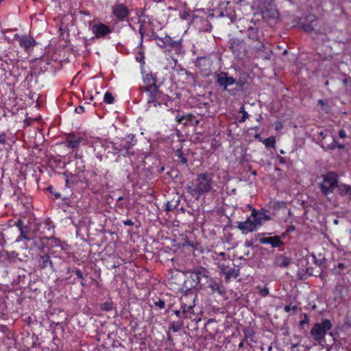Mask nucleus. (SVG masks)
<instances>
[{
	"instance_id": "5fc2aeb1",
	"label": "nucleus",
	"mask_w": 351,
	"mask_h": 351,
	"mask_svg": "<svg viewBox=\"0 0 351 351\" xmlns=\"http://www.w3.org/2000/svg\"><path fill=\"white\" fill-rule=\"evenodd\" d=\"M182 311L181 308L179 310H175L173 311L174 314L180 319H184V315L182 314Z\"/></svg>"
},
{
	"instance_id": "f03ea898",
	"label": "nucleus",
	"mask_w": 351,
	"mask_h": 351,
	"mask_svg": "<svg viewBox=\"0 0 351 351\" xmlns=\"http://www.w3.org/2000/svg\"><path fill=\"white\" fill-rule=\"evenodd\" d=\"M215 185L213 174L207 171L197 174L196 178L186 186V191L192 197L199 200L211 193Z\"/></svg>"
},
{
	"instance_id": "680f3d73",
	"label": "nucleus",
	"mask_w": 351,
	"mask_h": 351,
	"mask_svg": "<svg viewBox=\"0 0 351 351\" xmlns=\"http://www.w3.org/2000/svg\"><path fill=\"white\" fill-rule=\"evenodd\" d=\"M123 223L124 226H132L134 225V222L130 219L123 221Z\"/></svg>"
},
{
	"instance_id": "58836bf2",
	"label": "nucleus",
	"mask_w": 351,
	"mask_h": 351,
	"mask_svg": "<svg viewBox=\"0 0 351 351\" xmlns=\"http://www.w3.org/2000/svg\"><path fill=\"white\" fill-rule=\"evenodd\" d=\"M23 224H24V222L21 219H19L15 223L16 226L19 229V230L21 232V237L23 238L27 239V237L25 234V232L23 231Z\"/></svg>"
},
{
	"instance_id": "052dcab7",
	"label": "nucleus",
	"mask_w": 351,
	"mask_h": 351,
	"mask_svg": "<svg viewBox=\"0 0 351 351\" xmlns=\"http://www.w3.org/2000/svg\"><path fill=\"white\" fill-rule=\"evenodd\" d=\"M295 226H293V225H291V226H288V227L287 228L286 231H287V233L290 234V233H291L292 232L295 231Z\"/></svg>"
},
{
	"instance_id": "9b49d317",
	"label": "nucleus",
	"mask_w": 351,
	"mask_h": 351,
	"mask_svg": "<svg viewBox=\"0 0 351 351\" xmlns=\"http://www.w3.org/2000/svg\"><path fill=\"white\" fill-rule=\"evenodd\" d=\"M19 254L15 251L8 252L3 249L0 250V267L8 268L19 259Z\"/></svg>"
},
{
	"instance_id": "864d4df0",
	"label": "nucleus",
	"mask_w": 351,
	"mask_h": 351,
	"mask_svg": "<svg viewBox=\"0 0 351 351\" xmlns=\"http://www.w3.org/2000/svg\"><path fill=\"white\" fill-rule=\"evenodd\" d=\"M73 271L75 272L78 278H80V280L84 279L83 273L79 268H76L75 270H73Z\"/></svg>"
},
{
	"instance_id": "1a4fd4ad",
	"label": "nucleus",
	"mask_w": 351,
	"mask_h": 351,
	"mask_svg": "<svg viewBox=\"0 0 351 351\" xmlns=\"http://www.w3.org/2000/svg\"><path fill=\"white\" fill-rule=\"evenodd\" d=\"M53 253L50 251L45 252L44 247L40 248V253L35 257L36 267L38 270H44L49 267L52 271L55 270L53 263L51 259Z\"/></svg>"
},
{
	"instance_id": "e2e57ef3",
	"label": "nucleus",
	"mask_w": 351,
	"mask_h": 351,
	"mask_svg": "<svg viewBox=\"0 0 351 351\" xmlns=\"http://www.w3.org/2000/svg\"><path fill=\"white\" fill-rule=\"evenodd\" d=\"M339 136L341 138H345L346 137V132L344 130H340L339 131Z\"/></svg>"
},
{
	"instance_id": "6e6552de",
	"label": "nucleus",
	"mask_w": 351,
	"mask_h": 351,
	"mask_svg": "<svg viewBox=\"0 0 351 351\" xmlns=\"http://www.w3.org/2000/svg\"><path fill=\"white\" fill-rule=\"evenodd\" d=\"M215 83L221 90L228 92L230 95H234L232 89L228 87L236 83V80L232 76H229L225 71L214 73Z\"/></svg>"
},
{
	"instance_id": "49530a36",
	"label": "nucleus",
	"mask_w": 351,
	"mask_h": 351,
	"mask_svg": "<svg viewBox=\"0 0 351 351\" xmlns=\"http://www.w3.org/2000/svg\"><path fill=\"white\" fill-rule=\"evenodd\" d=\"M144 59H145V56L143 55V52H139L138 53V55L136 56V60L142 64H145V61H144Z\"/></svg>"
},
{
	"instance_id": "7c9ffc66",
	"label": "nucleus",
	"mask_w": 351,
	"mask_h": 351,
	"mask_svg": "<svg viewBox=\"0 0 351 351\" xmlns=\"http://www.w3.org/2000/svg\"><path fill=\"white\" fill-rule=\"evenodd\" d=\"M175 156L177 158L176 161L182 165H186L188 163L187 158L184 156L182 149H178L175 152Z\"/></svg>"
},
{
	"instance_id": "ea45409f",
	"label": "nucleus",
	"mask_w": 351,
	"mask_h": 351,
	"mask_svg": "<svg viewBox=\"0 0 351 351\" xmlns=\"http://www.w3.org/2000/svg\"><path fill=\"white\" fill-rule=\"evenodd\" d=\"M100 308L104 311H110L113 309V304L111 301H106L101 304Z\"/></svg>"
},
{
	"instance_id": "4c0bfd02",
	"label": "nucleus",
	"mask_w": 351,
	"mask_h": 351,
	"mask_svg": "<svg viewBox=\"0 0 351 351\" xmlns=\"http://www.w3.org/2000/svg\"><path fill=\"white\" fill-rule=\"evenodd\" d=\"M104 101L108 104H112L114 101V97L110 92H106L104 96Z\"/></svg>"
},
{
	"instance_id": "f704fd0d",
	"label": "nucleus",
	"mask_w": 351,
	"mask_h": 351,
	"mask_svg": "<svg viewBox=\"0 0 351 351\" xmlns=\"http://www.w3.org/2000/svg\"><path fill=\"white\" fill-rule=\"evenodd\" d=\"M182 322H173L169 326V330H172L174 332H177L182 329Z\"/></svg>"
},
{
	"instance_id": "37998d69",
	"label": "nucleus",
	"mask_w": 351,
	"mask_h": 351,
	"mask_svg": "<svg viewBox=\"0 0 351 351\" xmlns=\"http://www.w3.org/2000/svg\"><path fill=\"white\" fill-rule=\"evenodd\" d=\"M154 304L160 310L163 309L165 306V302L164 300L162 299H158L157 301H154Z\"/></svg>"
},
{
	"instance_id": "6e6d98bb",
	"label": "nucleus",
	"mask_w": 351,
	"mask_h": 351,
	"mask_svg": "<svg viewBox=\"0 0 351 351\" xmlns=\"http://www.w3.org/2000/svg\"><path fill=\"white\" fill-rule=\"evenodd\" d=\"M345 322L347 325L351 326V311L348 312Z\"/></svg>"
},
{
	"instance_id": "cd10ccee",
	"label": "nucleus",
	"mask_w": 351,
	"mask_h": 351,
	"mask_svg": "<svg viewBox=\"0 0 351 351\" xmlns=\"http://www.w3.org/2000/svg\"><path fill=\"white\" fill-rule=\"evenodd\" d=\"M63 175L66 177L65 180V187L68 189H71L74 186H77L76 180L75 176V173H72L71 172H64Z\"/></svg>"
},
{
	"instance_id": "4468645a",
	"label": "nucleus",
	"mask_w": 351,
	"mask_h": 351,
	"mask_svg": "<svg viewBox=\"0 0 351 351\" xmlns=\"http://www.w3.org/2000/svg\"><path fill=\"white\" fill-rule=\"evenodd\" d=\"M231 1H217V7L213 9V15L218 17L227 16L232 19L234 11L230 8Z\"/></svg>"
},
{
	"instance_id": "c03bdc74",
	"label": "nucleus",
	"mask_w": 351,
	"mask_h": 351,
	"mask_svg": "<svg viewBox=\"0 0 351 351\" xmlns=\"http://www.w3.org/2000/svg\"><path fill=\"white\" fill-rule=\"evenodd\" d=\"M290 264V259L287 256H282V261L280 263V267H287Z\"/></svg>"
},
{
	"instance_id": "412c9836",
	"label": "nucleus",
	"mask_w": 351,
	"mask_h": 351,
	"mask_svg": "<svg viewBox=\"0 0 351 351\" xmlns=\"http://www.w3.org/2000/svg\"><path fill=\"white\" fill-rule=\"evenodd\" d=\"M317 17L314 13H309L303 21L300 20L299 25L305 32H310L314 29V23Z\"/></svg>"
},
{
	"instance_id": "473e14b6",
	"label": "nucleus",
	"mask_w": 351,
	"mask_h": 351,
	"mask_svg": "<svg viewBox=\"0 0 351 351\" xmlns=\"http://www.w3.org/2000/svg\"><path fill=\"white\" fill-rule=\"evenodd\" d=\"M318 104L321 106V108L325 113H330L331 111V107L328 103L327 100L319 99Z\"/></svg>"
},
{
	"instance_id": "c756f323",
	"label": "nucleus",
	"mask_w": 351,
	"mask_h": 351,
	"mask_svg": "<svg viewBox=\"0 0 351 351\" xmlns=\"http://www.w3.org/2000/svg\"><path fill=\"white\" fill-rule=\"evenodd\" d=\"M208 287L213 292L216 291L220 295H223L226 293L223 286L216 281L211 282Z\"/></svg>"
},
{
	"instance_id": "e433bc0d",
	"label": "nucleus",
	"mask_w": 351,
	"mask_h": 351,
	"mask_svg": "<svg viewBox=\"0 0 351 351\" xmlns=\"http://www.w3.org/2000/svg\"><path fill=\"white\" fill-rule=\"evenodd\" d=\"M241 44V42L237 39L234 38L232 40L230 44V49L233 53H235V51L237 50V47Z\"/></svg>"
},
{
	"instance_id": "f257e3e1",
	"label": "nucleus",
	"mask_w": 351,
	"mask_h": 351,
	"mask_svg": "<svg viewBox=\"0 0 351 351\" xmlns=\"http://www.w3.org/2000/svg\"><path fill=\"white\" fill-rule=\"evenodd\" d=\"M142 80L143 84L140 86L139 90L145 93L148 106L157 108L167 105L169 96L160 89L162 83L159 82L156 73L143 71Z\"/></svg>"
},
{
	"instance_id": "a18cd8bd",
	"label": "nucleus",
	"mask_w": 351,
	"mask_h": 351,
	"mask_svg": "<svg viewBox=\"0 0 351 351\" xmlns=\"http://www.w3.org/2000/svg\"><path fill=\"white\" fill-rule=\"evenodd\" d=\"M298 306L296 305H293L292 306H291L290 305H285V307H284V311L286 312V313H289L291 311H293L294 313L298 311Z\"/></svg>"
},
{
	"instance_id": "9d476101",
	"label": "nucleus",
	"mask_w": 351,
	"mask_h": 351,
	"mask_svg": "<svg viewBox=\"0 0 351 351\" xmlns=\"http://www.w3.org/2000/svg\"><path fill=\"white\" fill-rule=\"evenodd\" d=\"M258 6L263 18L269 19H277L279 16V12L276 5L274 3V1H258Z\"/></svg>"
},
{
	"instance_id": "b1692460",
	"label": "nucleus",
	"mask_w": 351,
	"mask_h": 351,
	"mask_svg": "<svg viewBox=\"0 0 351 351\" xmlns=\"http://www.w3.org/2000/svg\"><path fill=\"white\" fill-rule=\"evenodd\" d=\"M176 119L179 123H182L184 125L190 123L192 125L196 126L199 123V121L197 119L196 116L193 114L192 113L178 116L176 117Z\"/></svg>"
},
{
	"instance_id": "603ef678",
	"label": "nucleus",
	"mask_w": 351,
	"mask_h": 351,
	"mask_svg": "<svg viewBox=\"0 0 351 351\" xmlns=\"http://www.w3.org/2000/svg\"><path fill=\"white\" fill-rule=\"evenodd\" d=\"M47 191H48L50 193L53 194V195L55 196L56 199H58V198H60V194L59 193H55V192L53 191V187L52 186H48V188H47Z\"/></svg>"
},
{
	"instance_id": "13d9d810",
	"label": "nucleus",
	"mask_w": 351,
	"mask_h": 351,
	"mask_svg": "<svg viewBox=\"0 0 351 351\" xmlns=\"http://www.w3.org/2000/svg\"><path fill=\"white\" fill-rule=\"evenodd\" d=\"M75 111L76 113L82 114L84 112V107L82 106H78L75 108Z\"/></svg>"
},
{
	"instance_id": "a19ab883",
	"label": "nucleus",
	"mask_w": 351,
	"mask_h": 351,
	"mask_svg": "<svg viewBox=\"0 0 351 351\" xmlns=\"http://www.w3.org/2000/svg\"><path fill=\"white\" fill-rule=\"evenodd\" d=\"M7 141V134L0 130V149H2L1 146H4Z\"/></svg>"
},
{
	"instance_id": "69168bd1",
	"label": "nucleus",
	"mask_w": 351,
	"mask_h": 351,
	"mask_svg": "<svg viewBox=\"0 0 351 351\" xmlns=\"http://www.w3.org/2000/svg\"><path fill=\"white\" fill-rule=\"evenodd\" d=\"M55 245L60 247L62 249H63V243L60 240H56Z\"/></svg>"
},
{
	"instance_id": "aec40b11",
	"label": "nucleus",
	"mask_w": 351,
	"mask_h": 351,
	"mask_svg": "<svg viewBox=\"0 0 351 351\" xmlns=\"http://www.w3.org/2000/svg\"><path fill=\"white\" fill-rule=\"evenodd\" d=\"M254 48L256 49L258 58L264 60H270L272 55V50L269 45H266L263 42H260V43H257Z\"/></svg>"
},
{
	"instance_id": "72a5a7b5",
	"label": "nucleus",
	"mask_w": 351,
	"mask_h": 351,
	"mask_svg": "<svg viewBox=\"0 0 351 351\" xmlns=\"http://www.w3.org/2000/svg\"><path fill=\"white\" fill-rule=\"evenodd\" d=\"M267 148L272 147L274 148L276 146V138L274 136H270L263 139V142Z\"/></svg>"
},
{
	"instance_id": "a878e982",
	"label": "nucleus",
	"mask_w": 351,
	"mask_h": 351,
	"mask_svg": "<svg viewBox=\"0 0 351 351\" xmlns=\"http://www.w3.org/2000/svg\"><path fill=\"white\" fill-rule=\"evenodd\" d=\"M136 141L134 140V136L132 137L128 136V139L122 141V143L121 144V149L119 151L125 150L126 154H123V156L129 154L130 149L136 144Z\"/></svg>"
},
{
	"instance_id": "2f4dec72",
	"label": "nucleus",
	"mask_w": 351,
	"mask_h": 351,
	"mask_svg": "<svg viewBox=\"0 0 351 351\" xmlns=\"http://www.w3.org/2000/svg\"><path fill=\"white\" fill-rule=\"evenodd\" d=\"M337 188L339 191V194L341 196L346 195H351V186L346 184H337Z\"/></svg>"
},
{
	"instance_id": "4be33fe9",
	"label": "nucleus",
	"mask_w": 351,
	"mask_h": 351,
	"mask_svg": "<svg viewBox=\"0 0 351 351\" xmlns=\"http://www.w3.org/2000/svg\"><path fill=\"white\" fill-rule=\"evenodd\" d=\"M259 242L263 245L269 244L273 248H278L285 245V243L280 239V237L276 235L274 237H261Z\"/></svg>"
},
{
	"instance_id": "c85d7f7f",
	"label": "nucleus",
	"mask_w": 351,
	"mask_h": 351,
	"mask_svg": "<svg viewBox=\"0 0 351 351\" xmlns=\"http://www.w3.org/2000/svg\"><path fill=\"white\" fill-rule=\"evenodd\" d=\"M243 333L245 342L250 347H252V343H256V335L254 331L245 330Z\"/></svg>"
},
{
	"instance_id": "423d86ee",
	"label": "nucleus",
	"mask_w": 351,
	"mask_h": 351,
	"mask_svg": "<svg viewBox=\"0 0 351 351\" xmlns=\"http://www.w3.org/2000/svg\"><path fill=\"white\" fill-rule=\"evenodd\" d=\"M332 328V322L324 319L322 322L315 323L311 329V338L317 343H321L325 340L327 332Z\"/></svg>"
},
{
	"instance_id": "79ce46f5",
	"label": "nucleus",
	"mask_w": 351,
	"mask_h": 351,
	"mask_svg": "<svg viewBox=\"0 0 351 351\" xmlns=\"http://www.w3.org/2000/svg\"><path fill=\"white\" fill-rule=\"evenodd\" d=\"M258 293L261 297H263V298L267 296L269 293V288L266 286H265L263 288H260Z\"/></svg>"
},
{
	"instance_id": "5701e85b",
	"label": "nucleus",
	"mask_w": 351,
	"mask_h": 351,
	"mask_svg": "<svg viewBox=\"0 0 351 351\" xmlns=\"http://www.w3.org/2000/svg\"><path fill=\"white\" fill-rule=\"evenodd\" d=\"M218 267L220 274L225 275L226 280L228 281L231 278H236L239 276V271L229 267L224 263H219Z\"/></svg>"
},
{
	"instance_id": "7ed1b4c3",
	"label": "nucleus",
	"mask_w": 351,
	"mask_h": 351,
	"mask_svg": "<svg viewBox=\"0 0 351 351\" xmlns=\"http://www.w3.org/2000/svg\"><path fill=\"white\" fill-rule=\"evenodd\" d=\"M75 176L77 187L82 191L88 189L97 193L101 189V176L95 170L85 169L84 165L76 169Z\"/></svg>"
},
{
	"instance_id": "bb28decb",
	"label": "nucleus",
	"mask_w": 351,
	"mask_h": 351,
	"mask_svg": "<svg viewBox=\"0 0 351 351\" xmlns=\"http://www.w3.org/2000/svg\"><path fill=\"white\" fill-rule=\"evenodd\" d=\"M247 36L249 39L258 41V43L263 42L261 40V36L258 34V28L256 27H248L247 29Z\"/></svg>"
},
{
	"instance_id": "8fccbe9b",
	"label": "nucleus",
	"mask_w": 351,
	"mask_h": 351,
	"mask_svg": "<svg viewBox=\"0 0 351 351\" xmlns=\"http://www.w3.org/2000/svg\"><path fill=\"white\" fill-rule=\"evenodd\" d=\"M304 319L300 321V326H302L304 324H308L310 322L308 316L307 314L304 313Z\"/></svg>"
},
{
	"instance_id": "6ab92c4d",
	"label": "nucleus",
	"mask_w": 351,
	"mask_h": 351,
	"mask_svg": "<svg viewBox=\"0 0 351 351\" xmlns=\"http://www.w3.org/2000/svg\"><path fill=\"white\" fill-rule=\"evenodd\" d=\"M113 15L119 21H123L130 14L129 8L123 3H116L112 7Z\"/></svg>"
},
{
	"instance_id": "bf43d9fd",
	"label": "nucleus",
	"mask_w": 351,
	"mask_h": 351,
	"mask_svg": "<svg viewBox=\"0 0 351 351\" xmlns=\"http://www.w3.org/2000/svg\"><path fill=\"white\" fill-rule=\"evenodd\" d=\"M139 34L141 35V42H140V44L142 45L143 40V36H144V34H145V30H144V29L143 28L142 26H141V27L139 28Z\"/></svg>"
},
{
	"instance_id": "09e8293b",
	"label": "nucleus",
	"mask_w": 351,
	"mask_h": 351,
	"mask_svg": "<svg viewBox=\"0 0 351 351\" xmlns=\"http://www.w3.org/2000/svg\"><path fill=\"white\" fill-rule=\"evenodd\" d=\"M186 243L188 245L191 246L194 250H197L198 247L199 245V243H197V241H188L186 242Z\"/></svg>"
},
{
	"instance_id": "de8ad7c7",
	"label": "nucleus",
	"mask_w": 351,
	"mask_h": 351,
	"mask_svg": "<svg viewBox=\"0 0 351 351\" xmlns=\"http://www.w3.org/2000/svg\"><path fill=\"white\" fill-rule=\"evenodd\" d=\"M249 117L247 112L243 111L242 116L238 119V122L240 123H244Z\"/></svg>"
},
{
	"instance_id": "39448f33",
	"label": "nucleus",
	"mask_w": 351,
	"mask_h": 351,
	"mask_svg": "<svg viewBox=\"0 0 351 351\" xmlns=\"http://www.w3.org/2000/svg\"><path fill=\"white\" fill-rule=\"evenodd\" d=\"M152 37L156 40V44L164 51H173L176 54H182L184 53L182 45V39L173 40L169 35L164 37H160L156 33H153Z\"/></svg>"
},
{
	"instance_id": "774afa93",
	"label": "nucleus",
	"mask_w": 351,
	"mask_h": 351,
	"mask_svg": "<svg viewBox=\"0 0 351 351\" xmlns=\"http://www.w3.org/2000/svg\"><path fill=\"white\" fill-rule=\"evenodd\" d=\"M346 267L344 263H339L338 265H337V268L339 269H343Z\"/></svg>"
},
{
	"instance_id": "dca6fc26",
	"label": "nucleus",
	"mask_w": 351,
	"mask_h": 351,
	"mask_svg": "<svg viewBox=\"0 0 351 351\" xmlns=\"http://www.w3.org/2000/svg\"><path fill=\"white\" fill-rule=\"evenodd\" d=\"M91 31L96 38H104L112 32V29L108 25L98 22L91 27Z\"/></svg>"
},
{
	"instance_id": "393cba45",
	"label": "nucleus",
	"mask_w": 351,
	"mask_h": 351,
	"mask_svg": "<svg viewBox=\"0 0 351 351\" xmlns=\"http://www.w3.org/2000/svg\"><path fill=\"white\" fill-rule=\"evenodd\" d=\"M128 200L125 199L123 197H119L115 203V210L117 212H119L121 214H123L124 213H128Z\"/></svg>"
},
{
	"instance_id": "2eb2a0df",
	"label": "nucleus",
	"mask_w": 351,
	"mask_h": 351,
	"mask_svg": "<svg viewBox=\"0 0 351 351\" xmlns=\"http://www.w3.org/2000/svg\"><path fill=\"white\" fill-rule=\"evenodd\" d=\"M14 38L19 41V44L25 51L29 52L36 45V40L27 35L20 36L18 34H14Z\"/></svg>"
},
{
	"instance_id": "f3484780",
	"label": "nucleus",
	"mask_w": 351,
	"mask_h": 351,
	"mask_svg": "<svg viewBox=\"0 0 351 351\" xmlns=\"http://www.w3.org/2000/svg\"><path fill=\"white\" fill-rule=\"evenodd\" d=\"M84 138L73 132L66 134V147L70 149H77L80 144L84 145Z\"/></svg>"
},
{
	"instance_id": "0eeeda50",
	"label": "nucleus",
	"mask_w": 351,
	"mask_h": 351,
	"mask_svg": "<svg viewBox=\"0 0 351 351\" xmlns=\"http://www.w3.org/2000/svg\"><path fill=\"white\" fill-rule=\"evenodd\" d=\"M338 182V175L335 172L330 171L324 176L323 181L319 187L322 194L326 196L334 192Z\"/></svg>"
},
{
	"instance_id": "4d7b16f0",
	"label": "nucleus",
	"mask_w": 351,
	"mask_h": 351,
	"mask_svg": "<svg viewBox=\"0 0 351 351\" xmlns=\"http://www.w3.org/2000/svg\"><path fill=\"white\" fill-rule=\"evenodd\" d=\"M277 159L278 160L279 163H280V165H285V164H286V163H287V158H285V157H282V156H280V155H278V156H277Z\"/></svg>"
},
{
	"instance_id": "ddd939ff",
	"label": "nucleus",
	"mask_w": 351,
	"mask_h": 351,
	"mask_svg": "<svg viewBox=\"0 0 351 351\" xmlns=\"http://www.w3.org/2000/svg\"><path fill=\"white\" fill-rule=\"evenodd\" d=\"M187 296L181 298L180 308L183 311L184 319H189L194 321L196 319V314L194 312L195 300H191V302L187 304Z\"/></svg>"
},
{
	"instance_id": "f8f14e48",
	"label": "nucleus",
	"mask_w": 351,
	"mask_h": 351,
	"mask_svg": "<svg viewBox=\"0 0 351 351\" xmlns=\"http://www.w3.org/2000/svg\"><path fill=\"white\" fill-rule=\"evenodd\" d=\"M191 277L195 282V286L202 287L208 282L209 271L204 267H199L191 273Z\"/></svg>"
},
{
	"instance_id": "20e7f679",
	"label": "nucleus",
	"mask_w": 351,
	"mask_h": 351,
	"mask_svg": "<svg viewBox=\"0 0 351 351\" xmlns=\"http://www.w3.org/2000/svg\"><path fill=\"white\" fill-rule=\"evenodd\" d=\"M271 217L267 215L265 211L252 210L251 215L245 221H238L237 228L243 232H252L258 230L263 225V221H269Z\"/></svg>"
},
{
	"instance_id": "a211bd4d",
	"label": "nucleus",
	"mask_w": 351,
	"mask_h": 351,
	"mask_svg": "<svg viewBox=\"0 0 351 351\" xmlns=\"http://www.w3.org/2000/svg\"><path fill=\"white\" fill-rule=\"evenodd\" d=\"M212 62L210 58L202 56L197 57L195 61V66L199 70L203 75H208L210 71Z\"/></svg>"
},
{
	"instance_id": "0e129e2a",
	"label": "nucleus",
	"mask_w": 351,
	"mask_h": 351,
	"mask_svg": "<svg viewBox=\"0 0 351 351\" xmlns=\"http://www.w3.org/2000/svg\"><path fill=\"white\" fill-rule=\"evenodd\" d=\"M254 138L255 139L258 140V141H261V142H263V138L261 136L260 134H259V133H258V132H256V133L254 135Z\"/></svg>"
},
{
	"instance_id": "c9c22d12",
	"label": "nucleus",
	"mask_w": 351,
	"mask_h": 351,
	"mask_svg": "<svg viewBox=\"0 0 351 351\" xmlns=\"http://www.w3.org/2000/svg\"><path fill=\"white\" fill-rule=\"evenodd\" d=\"M179 203V200H177L175 203L171 201H167L165 204V210L167 212H171L173 211L174 209L176 208Z\"/></svg>"
},
{
	"instance_id": "338daca9",
	"label": "nucleus",
	"mask_w": 351,
	"mask_h": 351,
	"mask_svg": "<svg viewBox=\"0 0 351 351\" xmlns=\"http://www.w3.org/2000/svg\"><path fill=\"white\" fill-rule=\"evenodd\" d=\"M349 81H350V77H345V78L343 79L342 82H343V84L345 86H346Z\"/></svg>"
},
{
	"instance_id": "3c124183",
	"label": "nucleus",
	"mask_w": 351,
	"mask_h": 351,
	"mask_svg": "<svg viewBox=\"0 0 351 351\" xmlns=\"http://www.w3.org/2000/svg\"><path fill=\"white\" fill-rule=\"evenodd\" d=\"M190 15H191L190 10H188V11L184 10V12L180 13V16L182 19H187L190 16Z\"/></svg>"
}]
</instances>
